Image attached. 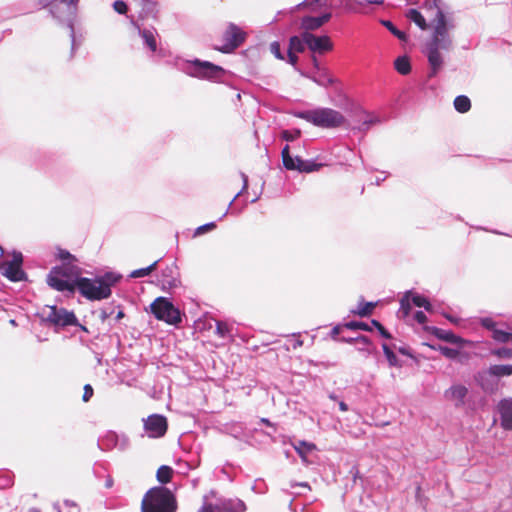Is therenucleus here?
Returning <instances> with one entry per match:
<instances>
[{"label":"nucleus","instance_id":"338daca9","mask_svg":"<svg viewBox=\"0 0 512 512\" xmlns=\"http://www.w3.org/2000/svg\"><path fill=\"white\" fill-rule=\"evenodd\" d=\"M398 352L404 356H408V357H413L411 351L409 348L405 347V346H400L397 348Z\"/></svg>","mask_w":512,"mask_h":512},{"label":"nucleus","instance_id":"72a5a7b5","mask_svg":"<svg viewBox=\"0 0 512 512\" xmlns=\"http://www.w3.org/2000/svg\"><path fill=\"white\" fill-rule=\"evenodd\" d=\"M454 108L459 113H466L471 109V100L466 95H458L453 102Z\"/></svg>","mask_w":512,"mask_h":512},{"label":"nucleus","instance_id":"6e6d98bb","mask_svg":"<svg viewBox=\"0 0 512 512\" xmlns=\"http://www.w3.org/2000/svg\"><path fill=\"white\" fill-rule=\"evenodd\" d=\"M342 342H345V343H353V342H358V343H364L365 345H372V342L371 340L365 336V335H360L358 337H355V338H342L341 339Z\"/></svg>","mask_w":512,"mask_h":512},{"label":"nucleus","instance_id":"ea45409f","mask_svg":"<svg viewBox=\"0 0 512 512\" xmlns=\"http://www.w3.org/2000/svg\"><path fill=\"white\" fill-rule=\"evenodd\" d=\"M141 5V17H149L155 14L156 4L151 0H139Z\"/></svg>","mask_w":512,"mask_h":512},{"label":"nucleus","instance_id":"f03ea898","mask_svg":"<svg viewBox=\"0 0 512 512\" xmlns=\"http://www.w3.org/2000/svg\"><path fill=\"white\" fill-rule=\"evenodd\" d=\"M122 275L109 271L94 278L77 276L75 292L89 301H101L112 295V288L120 282Z\"/></svg>","mask_w":512,"mask_h":512},{"label":"nucleus","instance_id":"e433bc0d","mask_svg":"<svg viewBox=\"0 0 512 512\" xmlns=\"http://www.w3.org/2000/svg\"><path fill=\"white\" fill-rule=\"evenodd\" d=\"M294 448L298 455L305 460L306 455L316 448V445L311 442H307L305 440H299L297 445H294Z\"/></svg>","mask_w":512,"mask_h":512},{"label":"nucleus","instance_id":"a19ab883","mask_svg":"<svg viewBox=\"0 0 512 512\" xmlns=\"http://www.w3.org/2000/svg\"><path fill=\"white\" fill-rule=\"evenodd\" d=\"M343 7L349 12H362L364 8V2L361 0H344Z\"/></svg>","mask_w":512,"mask_h":512},{"label":"nucleus","instance_id":"49530a36","mask_svg":"<svg viewBox=\"0 0 512 512\" xmlns=\"http://www.w3.org/2000/svg\"><path fill=\"white\" fill-rule=\"evenodd\" d=\"M215 333L220 338L225 339L230 336V327L223 321H216Z\"/></svg>","mask_w":512,"mask_h":512},{"label":"nucleus","instance_id":"423d86ee","mask_svg":"<svg viewBox=\"0 0 512 512\" xmlns=\"http://www.w3.org/2000/svg\"><path fill=\"white\" fill-rule=\"evenodd\" d=\"M79 0H37L41 8H48L49 14L58 21L67 20V25L70 28L71 37V50L75 49V33L72 23V17L76 13L77 4Z\"/></svg>","mask_w":512,"mask_h":512},{"label":"nucleus","instance_id":"c756f323","mask_svg":"<svg viewBox=\"0 0 512 512\" xmlns=\"http://www.w3.org/2000/svg\"><path fill=\"white\" fill-rule=\"evenodd\" d=\"M377 302H366L363 298L360 299L358 307L356 309H352L350 311L351 314L358 315L359 317H369L374 308L376 307Z\"/></svg>","mask_w":512,"mask_h":512},{"label":"nucleus","instance_id":"09e8293b","mask_svg":"<svg viewBox=\"0 0 512 512\" xmlns=\"http://www.w3.org/2000/svg\"><path fill=\"white\" fill-rule=\"evenodd\" d=\"M301 136V131L299 129L294 130H283L281 132V138L287 142H292L298 139Z\"/></svg>","mask_w":512,"mask_h":512},{"label":"nucleus","instance_id":"e2e57ef3","mask_svg":"<svg viewBox=\"0 0 512 512\" xmlns=\"http://www.w3.org/2000/svg\"><path fill=\"white\" fill-rule=\"evenodd\" d=\"M414 319L419 324H425L428 320L426 314L421 310H417L414 313Z\"/></svg>","mask_w":512,"mask_h":512},{"label":"nucleus","instance_id":"ddd939ff","mask_svg":"<svg viewBox=\"0 0 512 512\" xmlns=\"http://www.w3.org/2000/svg\"><path fill=\"white\" fill-rule=\"evenodd\" d=\"M306 36L308 37V48L314 54H324L333 49V43L328 35L317 36L308 32Z\"/></svg>","mask_w":512,"mask_h":512},{"label":"nucleus","instance_id":"f704fd0d","mask_svg":"<svg viewBox=\"0 0 512 512\" xmlns=\"http://www.w3.org/2000/svg\"><path fill=\"white\" fill-rule=\"evenodd\" d=\"M430 347L433 350L439 351L443 356H445L446 358L451 359V360L456 359L460 354L459 349L451 348V347L440 345V344L430 345Z\"/></svg>","mask_w":512,"mask_h":512},{"label":"nucleus","instance_id":"a211bd4d","mask_svg":"<svg viewBox=\"0 0 512 512\" xmlns=\"http://www.w3.org/2000/svg\"><path fill=\"white\" fill-rule=\"evenodd\" d=\"M215 504L217 512H243L246 509L245 503L238 498L219 497Z\"/></svg>","mask_w":512,"mask_h":512},{"label":"nucleus","instance_id":"0e129e2a","mask_svg":"<svg viewBox=\"0 0 512 512\" xmlns=\"http://www.w3.org/2000/svg\"><path fill=\"white\" fill-rule=\"evenodd\" d=\"M22 262H23L22 254L20 252H14L12 260L10 262H8L7 264H15V265H19L21 267Z\"/></svg>","mask_w":512,"mask_h":512},{"label":"nucleus","instance_id":"39448f33","mask_svg":"<svg viewBox=\"0 0 512 512\" xmlns=\"http://www.w3.org/2000/svg\"><path fill=\"white\" fill-rule=\"evenodd\" d=\"M294 116L296 118L303 119L316 127L324 129L338 128L346 121L341 112L328 107L296 111Z\"/></svg>","mask_w":512,"mask_h":512},{"label":"nucleus","instance_id":"680f3d73","mask_svg":"<svg viewBox=\"0 0 512 512\" xmlns=\"http://www.w3.org/2000/svg\"><path fill=\"white\" fill-rule=\"evenodd\" d=\"M207 496H204V503L198 512H217L215 503H207Z\"/></svg>","mask_w":512,"mask_h":512},{"label":"nucleus","instance_id":"7c9ffc66","mask_svg":"<svg viewBox=\"0 0 512 512\" xmlns=\"http://www.w3.org/2000/svg\"><path fill=\"white\" fill-rule=\"evenodd\" d=\"M326 6V0H303L302 2L298 3L296 6H294L289 13H293L296 10H299L304 7H311L313 10L316 8H321ZM288 14V11L281 10L278 11L277 15H286Z\"/></svg>","mask_w":512,"mask_h":512},{"label":"nucleus","instance_id":"f8f14e48","mask_svg":"<svg viewBox=\"0 0 512 512\" xmlns=\"http://www.w3.org/2000/svg\"><path fill=\"white\" fill-rule=\"evenodd\" d=\"M144 430L150 438L163 437L168 430V421L164 415L151 414L144 420Z\"/></svg>","mask_w":512,"mask_h":512},{"label":"nucleus","instance_id":"7ed1b4c3","mask_svg":"<svg viewBox=\"0 0 512 512\" xmlns=\"http://www.w3.org/2000/svg\"><path fill=\"white\" fill-rule=\"evenodd\" d=\"M174 67L189 77L211 82L221 81L226 73L222 66L199 58L183 59L176 57Z\"/></svg>","mask_w":512,"mask_h":512},{"label":"nucleus","instance_id":"58836bf2","mask_svg":"<svg viewBox=\"0 0 512 512\" xmlns=\"http://www.w3.org/2000/svg\"><path fill=\"white\" fill-rule=\"evenodd\" d=\"M160 260L161 259H157L156 261H154L151 265H149L147 267L136 269V270L132 271L130 273V277L131 278H141V277L148 276L151 272H153L156 269Z\"/></svg>","mask_w":512,"mask_h":512},{"label":"nucleus","instance_id":"473e14b6","mask_svg":"<svg viewBox=\"0 0 512 512\" xmlns=\"http://www.w3.org/2000/svg\"><path fill=\"white\" fill-rule=\"evenodd\" d=\"M322 166V163H317L313 159L304 160L300 157L299 168L297 171L300 173H311L320 170Z\"/></svg>","mask_w":512,"mask_h":512},{"label":"nucleus","instance_id":"13d9d810","mask_svg":"<svg viewBox=\"0 0 512 512\" xmlns=\"http://www.w3.org/2000/svg\"><path fill=\"white\" fill-rule=\"evenodd\" d=\"M298 60H299V58L295 52L287 50V62L290 65H292L296 71H298L300 73V71H302V70L298 68V65H297Z\"/></svg>","mask_w":512,"mask_h":512},{"label":"nucleus","instance_id":"603ef678","mask_svg":"<svg viewBox=\"0 0 512 512\" xmlns=\"http://www.w3.org/2000/svg\"><path fill=\"white\" fill-rule=\"evenodd\" d=\"M112 7L115 12L120 15H125L128 11V5L124 0H116L113 2Z\"/></svg>","mask_w":512,"mask_h":512},{"label":"nucleus","instance_id":"a878e982","mask_svg":"<svg viewBox=\"0 0 512 512\" xmlns=\"http://www.w3.org/2000/svg\"><path fill=\"white\" fill-rule=\"evenodd\" d=\"M443 66L444 65H441L440 68L434 73V74H431L432 73V66L429 65V71L427 73V75H425L424 77L420 78L417 82V86H418V89L419 91L423 92V93H426L427 91H432L434 92L436 90V86L435 85H431L429 82L432 78L436 77L440 71L443 69Z\"/></svg>","mask_w":512,"mask_h":512},{"label":"nucleus","instance_id":"9d476101","mask_svg":"<svg viewBox=\"0 0 512 512\" xmlns=\"http://www.w3.org/2000/svg\"><path fill=\"white\" fill-rule=\"evenodd\" d=\"M246 33L236 24L229 23L223 33L224 44L217 50L222 53H231L240 47L246 39Z\"/></svg>","mask_w":512,"mask_h":512},{"label":"nucleus","instance_id":"a18cd8bd","mask_svg":"<svg viewBox=\"0 0 512 512\" xmlns=\"http://www.w3.org/2000/svg\"><path fill=\"white\" fill-rule=\"evenodd\" d=\"M240 176L242 178V181H243V186H242V189L234 196V198L230 201L229 205H228V208L229 209L231 207V205L233 204V202L242 194L244 193L247 189H248V176L244 173V172H240ZM228 213V210H226L224 212V214L219 218V220H222Z\"/></svg>","mask_w":512,"mask_h":512},{"label":"nucleus","instance_id":"2f4dec72","mask_svg":"<svg viewBox=\"0 0 512 512\" xmlns=\"http://www.w3.org/2000/svg\"><path fill=\"white\" fill-rule=\"evenodd\" d=\"M380 23L398 40H400L403 43L408 42L409 36L406 32L398 29L394 23L390 20H381Z\"/></svg>","mask_w":512,"mask_h":512},{"label":"nucleus","instance_id":"aec40b11","mask_svg":"<svg viewBox=\"0 0 512 512\" xmlns=\"http://www.w3.org/2000/svg\"><path fill=\"white\" fill-rule=\"evenodd\" d=\"M132 25L137 29L139 36L142 38L144 45L151 51L156 52L158 49L155 28H141L137 22L131 20Z\"/></svg>","mask_w":512,"mask_h":512},{"label":"nucleus","instance_id":"4be33fe9","mask_svg":"<svg viewBox=\"0 0 512 512\" xmlns=\"http://www.w3.org/2000/svg\"><path fill=\"white\" fill-rule=\"evenodd\" d=\"M282 163L285 169L297 171L299 168L300 156H293L290 153V147L286 144L281 150Z\"/></svg>","mask_w":512,"mask_h":512},{"label":"nucleus","instance_id":"c9c22d12","mask_svg":"<svg viewBox=\"0 0 512 512\" xmlns=\"http://www.w3.org/2000/svg\"><path fill=\"white\" fill-rule=\"evenodd\" d=\"M172 475L173 469L170 466L162 465L157 470L156 478L162 485H164L171 481Z\"/></svg>","mask_w":512,"mask_h":512},{"label":"nucleus","instance_id":"864d4df0","mask_svg":"<svg viewBox=\"0 0 512 512\" xmlns=\"http://www.w3.org/2000/svg\"><path fill=\"white\" fill-rule=\"evenodd\" d=\"M492 338L499 343H508V332L497 328L492 334Z\"/></svg>","mask_w":512,"mask_h":512},{"label":"nucleus","instance_id":"5701e85b","mask_svg":"<svg viewBox=\"0 0 512 512\" xmlns=\"http://www.w3.org/2000/svg\"><path fill=\"white\" fill-rule=\"evenodd\" d=\"M3 269V275L12 282H19L27 279V274L19 265L6 264Z\"/></svg>","mask_w":512,"mask_h":512},{"label":"nucleus","instance_id":"052dcab7","mask_svg":"<svg viewBox=\"0 0 512 512\" xmlns=\"http://www.w3.org/2000/svg\"><path fill=\"white\" fill-rule=\"evenodd\" d=\"M114 313L113 308L111 307H105L100 309L99 311V318L102 322H105L110 316Z\"/></svg>","mask_w":512,"mask_h":512},{"label":"nucleus","instance_id":"20e7f679","mask_svg":"<svg viewBox=\"0 0 512 512\" xmlns=\"http://www.w3.org/2000/svg\"><path fill=\"white\" fill-rule=\"evenodd\" d=\"M177 508L175 494L164 486L149 489L141 502V512H176Z\"/></svg>","mask_w":512,"mask_h":512},{"label":"nucleus","instance_id":"de8ad7c7","mask_svg":"<svg viewBox=\"0 0 512 512\" xmlns=\"http://www.w3.org/2000/svg\"><path fill=\"white\" fill-rule=\"evenodd\" d=\"M491 354L500 359H508L512 358V349L507 347L495 348L491 350Z\"/></svg>","mask_w":512,"mask_h":512},{"label":"nucleus","instance_id":"69168bd1","mask_svg":"<svg viewBox=\"0 0 512 512\" xmlns=\"http://www.w3.org/2000/svg\"><path fill=\"white\" fill-rule=\"evenodd\" d=\"M379 335L384 339H391L392 334L382 325L379 329H377Z\"/></svg>","mask_w":512,"mask_h":512},{"label":"nucleus","instance_id":"9b49d317","mask_svg":"<svg viewBox=\"0 0 512 512\" xmlns=\"http://www.w3.org/2000/svg\"><path fill=\"white\" fill-rule=\"evenodd\" d=\"M45 321L58 327H68L71 325H79L78 319L73 311H68L65 308L51 306Z\"/></svg>","mask_w":512,"mask_h":512},{"label":"nucleus","instance_id":"bf43d9fd","mask_svg":"<svg viewBox=\"0 0 512 512\" xmlns=\"http://www.w3.org/2000/svg\"><path fill=\"white\" fill-rule=\"evenodd\" d=\"M83 390H84V392H83L82 400H83V402H88L94 394V389L90 384H85Z\"/></svg>","mask_w":512,"mask_h":512},{"label":"nucleus","instance_id":"79ce46f5","mask_svg":"<svg viewBox=\"0 0 512 512\" xmlns=\"http://www.w3.org/2000/svg\"><path fill=\"white\" fill-rule=\"evenodd\" d=\"M344 327L349 330L372 331V327L370 325H368L365 322L356 321V320H351L349 322H346L344 324Z\"/></svg>","mask_w":512,"mask_h":512},{"label":"nucleus","instance_id":"2eb2a0df","mask_svg":"<svg viewBox=\"0 0 512 512\" xmlns=\"http://www.w3.org/2000/svg\"><path fill=\"white\" fill-rule=\"evenodd\" d=\"M500 418V425L504 430H512V398L501 399L497 406Z\"/></svg>","mask_w":512,"mask_h":512},{"label":"nucleus","instance_id":"4d7b16f0","mask_svg":"<svg viewBox=\"0 0 512 512\" xmlns=\"http://www.w3.org/2000/svg\"><path fill=\"white\" fill-rule=\"evenodd\" d=\"M118 437H119V440H118L119 445H117L116 448L121 451L127 450L130 445L128 436L126 434L122 433V434H118Z\"/></svg>","mask_w":512,"mask_h":512},{"label":"nucleus","instance_id":"dca6fc26","mask_svg":"<svg viewBox=\"0 0 512 512\" xmlns=\"http://www.w3.org/2000/svg\"><path fill=\"white\" fill-rule=\"evenodd\" d=\"M161 283H162V290L165 292H170L171 290L178 288L181 285L178 268L175 264H172L171 266L166 267L162 271Z\"/></svg>","mask_w":512,"mask_h":512},{"label":"nucleus","instance_id":"6e6552de","mask_svg":"<svg viewBox=\"0 0 512 512\" xmlns=\"http://www.w3.org/2000/svg\"><path fill=\"white\" fill-rule=\"evenodd\" d=\"M150 312L154 317L169 325L178 326L182 323V313L167 297H157L150 304Z\"/></svg>","mask_w":512,"mask_h":512},{"label":"nucleus","instance_id":"5fc2aeb1","mask_svg":"<svg viewBox=\"0 0 512 512\" xmlns=\"http://www.w3.org/2000/svg\"><path fill=\"white\" fill-rule=\"evenodd\" d=\"M13 484L12 476L8 472H0V488H8Z\"/></svg>","mask_w":512,"mask_h":512},{"label":"nucleus","instance_id":"c03bdc74","mask_svg":"<svg viewBox=\"0 0 512 512\" xmlns=\"http://www.w3.org/2000/svg\"><path fill=\"white\" fill-rule=\"evenodd\" d=\"M216 227L217 225L214 221L200 225L194 230L193 237L196 238L202 236L208 232L213 231L214 229H216Z\"/></svg>","mask_w":512,"mask_h":512},{"label":"nucleus","instance_id":"cd10ccee","mask_svg":"<svg viewBox=\"0 0 512 512\" xmlns=\"http://www.w3.org/2000/svg\"><path fill=\"white\" fill-rule=\"evenodd\" d=\"M405 16L408 20L413 22L416 26H418L421 30L425 31L429 28V24L427 23L425 17L422 13L416 8H410L406 11Z\"/></svg>","mask_w":512,"mask_h":512},{"label":"nucleus","instance_id":"bb28decb","mask_svg":"<svg viewBox=\"0 0 512 512\" xmlns=\"http://www.w3.org/2000/svg\"><path fill=\"white\" fill-rule=\"evenodd\" d=\"M487 375L495 378H502L512 375V364L490 365L485 372Z\"/></svg>","mask_w":512,"mask_h":512},{"label":"nucleus","instance_id":"b1692460","mask_svg":"<svg viewBox=\"0 0 512 512\" xmlns=\"http://www.w3.org/2000/svg\"><path fill=\"white\" fill-rule=\"evenodd\" d=\"M118 433L115 431H107L99 440L98 447L103 451H110L119 445Z\"/></svg>","mask_w":512,"mask_h":512},{"label":"nucleus","instance_id":"0eeeda50","mask_svg":"<svg viewBox=\"0 0 512 512\" xmlns=\"http://www.w3.org/2000/svg\"><path fill=\"white\" fill-rule=\"evenodd\" d=\"M80 272V268L76 266H55L48 273L46 282L56 291L74 294L75 283L77 282V276Z\"/></svg>","mask_w":512,"mask_h":512},{"label":"nucleus","instance_id":"3c124183","mask_svg":"<svg viewBox=\"0 0 512 512\" xmlns=\"http://www.w3.org/2000/svg\"><path fill=\"white\" fill-rule=\"evenodd\" d=\"M270 51L279 60H285V54L281 50V45L278 41H273L270 44Z\"/></svg>","mask_w":512,"mask_h":512},{"label":"nucleus","instance_id":"1a4fd4ad","mask_svg":"<svg viewBox=\"0 0 512 512\" xmlns=\"http://www.w3.org/2000/svg\"><path fill=\"white\" fill-rule=\"evenodd\" d=\"M412 305L424 308L427 312H433V305L427 297L415 292L413 289L407 290L400 300V309L398 316L405 318L407 317L412 309Z\"/></svg>","mask_w":512,"mask_h":512},{"label":"nucleus","instance_id":"6ab92c4d","mask_svg":"<svg viewBox=\"0 0 512 512\" xmlns=\"http://www.w3.org/2000/svg\"><path fill=\"white\" fill-rule=\"evenodd\" d=\"M332 18L331 12H324L318 16H304L301 20V28L304 32H310L320 28Z\"/></svg>","mask_w":512,"mask_h":512},{"label":"nucleus","instance_id":"4c0bfd02","mask_svg":"<svg viewBox=\"0 0 512 512\" xmlns=\"http://www.w3.org/2000/svg\"><path fill=\"white\" fill-rule=\"evenodd\" d=\"M383 353L388 361L390 367H401V363L399 362L398 357L393 352V350L389 347L388 344H382Z\"/></svg>","mask_w":512,"mask_h":512},{"label":"nucleus","instance_id":"4468645a","mask_svg":"<svg viewBox=\"0 0 512 512\" xmlns=\"http://www.w3.org/2000/svg\"><path fill=\"white\" fill-rule=\"evenodd\" d=\"M300 75L312 80L317 85L325 87V88L330 87L337 82V79L334 78L330 74L329 70L325 67L322 69H319L317 71H312V72L300 71Z\"/></svg>","mask_w":512,"mask_h":512},{"label":"nucleus","instance_id":"412c9836","mask_svg":"<svg viewBox=\"0 0 512 512\" xmlns=\"http://www.w3.org/2000/svg\"><path fill=\"white\" fill-rule=\"evenodd\" d=\"M467 395H468L467 387L464 385H461V384L452 385L445 392L446 398L457 400L456 407H460V406L464 405L465 398Z\"/></svg>","mask_w":512,"mask_h":512},{"label":"nucleus","instance_id":"f257e3e1","mask_svg":"<svg viewBox=\"0 0 512 512\" xmlns=\"http://www.w3.org/2000/svg\"><path fill=\"white\" fill-rule=\"evenodd\" d=\"M432 35L423 46V54L427 58L428 65L432 66L434 74L441 65L445 64L441 50L449 52L453 46V39L449 33L454 28V23L446 17L442 9L437 8Z\"/></svg>","mask_w":512,"mask_h":512},{"label":"nucleus","instance_id":"393cba45","mask_svg":"<svg viewBox=\"0 0 512 512\" xmlns=\"http://www.w3.org/2000/svg\"><path fill=\"white\" fill-rule=\"evenodd\" d=\"M306 33L307 32H302L300 36H291L289 38L288 51L295 53L304 52L305 48L308 47V37L306 36Z\"/></svg>","mask_w":512,"mask_h":512},{"label":"nucleus","instance_id":"8fccbe9b","mask_svg":"<svg viewBox=\"0 0 512 512\" xmlns=\"http://www.w3.org/2000/svg\"><path fill=\"white\" fill-rule=\"evenodd\" d=\"M479 323L483 328L491 331L492 334L497 329V324L491 317H481Z\"/></svg>","mask_w":512,"mask_h":512},{"label":"nucleus","instance_id":"774afa93","mask_svg":"<svg viewBox=\"0 0 512 512\" xmlns=\"http://www.w3.org/2000/svg\"><path fill=\"white\" fill-rule=\"evenodd\" d=\"M342 327H343V326H342V325H340V324H338V325L334 326V327L332 328V330H331V337H332V338H336V337L340 334V332H341V330H342Z\"/></svg>","mask_w":512,"mask_h":512},{"label":"nucleus","instance_id":"f3484780","mask_svg":"<svg viewBox=\"0 0 512 512\" xmlns=\"http://www.w3.org/2000/svg\"><path fill=\"white\" fill-rule=\"evenodd\" d=\"M425 330L430 332L437 339L450 344L458 345L460 348L463 347L465 343H467L466 340L456 335L452 330H444L436 326H427L425 327Z\"/></svg>","mask_w":512,"mask_h":512},{"label":"nucleus","instance_id":"c85d7f7f","mask_svg":"<svg viewBox=\"0 0 512 512\" xmlns=\"http://www.w3.org/2000/svg\"><path fill=\"white\" fill-rule=\"evenodd\" d=\"M394 69L403 76L410 74L412 70V64L408 55L398 56L394 60Z\"/></svg>","mask_w":512,"mask_h":512},{"label":"nucleus","instance_id":"37998d69","mask_svg":"<svg viewBox=\"0 0 512 512\" xmlns=\"http://www.w3.org/2000/svg\"><path fill=\"white\" fill-rule=\"evenodd\" d=\"M58 258L63 262L64 267H71L70 265L76 261V257L65 249L59 250Z\"/></svg>","mask_w":512,"mask_h":512}]
</instances>
